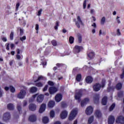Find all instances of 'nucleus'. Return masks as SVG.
Instances as JSON below:
<instances>
[{"mask_svg": "<svg viewBox=\"0 0 124 124\" xmlns=\"http://www.w3.org/2000/svg\"><path fill=\"white\" fill-rule=\"evenodd\" d=\"M105 80L104 79L102 80V85L99 83H96L93 86V89L95 92H98L100 90L101 88H104L105 87Z\"/></svg>", "mask_w": 124, "mask_h": 124, "instance_id": "nucleus-1", "label": "nucleus"}, {"mask_svg": "<svg viewBox=\"0 0 124 124\" xmlns=\"http://www.w3.org/2000/svg\"><path fill=\"white\" fill-rule=\"evenodd\" d=\"M77 112H78V108H74L72 110L69 116V120L70 121H72L74 119V118L76 117V115H77Z\"/></svg>", "mask_w": 124, "mask_h": 124, "instance_id": "nucleus-2", "label": "nucleus"}, {"mask_svg": "<svg viewBox=\"0 0 124 124\" xmlns=\"http://www.w3.org/2000/svg\"><path fill=\"white\" fill-rule=\"evenodd\" d=\"M77 19V21H76V19H74V21L76 22V25L77 26V28L80 29V24L81 25V26H84V23H83L80 16H78Z\"/></svg>", "mask_w": 124, "mask_h": 124, "instance_id": "nucleus-3", "label": "nucleus"}, {"mask_svg": "<svg viewBox=\"0 0 124 124\" xmlns=\"http://www.w3.org/2000/svg\"><path fill=\"white\" fill-rule=\"evenodd\" d=\"M11 118V115L9 112H5L3 116V121L4 122H7L10 120Z\"/></svg>", "mask_w": 124, "mask_h": 124, "instance_id": "nucleus-4", "label": "nucleus"}, {"mask_svg": "<svg viewBox=\"0 0 124 124\" xmlns=\"http://www.w3.org/2000/svg\"><path fill=\"white\" fill-rule=\"evenodd\" d=\"M93 112V108L92 106H89L85 110V114L87 115H92Z\"/></svg>", "mask_w": 124, "mask_h": 124, "instance_id": "nucleus-5", "label": "nucleus"}, {"mask_svg": "<svg viewBox=\"0 0 124 124\" xmlns=\"http://www.w3.org/2000/svg\"><path fill=\"white\" fill-rule=\"evenodd\" d=\"M116 123L117 124H124V117L122 115L118 116L116 120Z\"/></svg>", "mask_w": 124, "mask_h": 124, "instance_id": "nucleus-6", "label": "nucleus"}, {"mask_svg": "<svg viewBox=\"0 0 124 124\" xmlns=\"http://www.w3.org/2000/svg\"><path fill=\"white\" fill-rule=\"evenodd\" d=\"M81 96H82V91L81 90L76 91V93L75 94V99L80 100V98H81Z\"/></svg>", "mask_w": 124, "mask_h": 124, "instance_id": "nucleus-7", "label": "nucleus"}, {"mask_svg": "<svg viewBox=\"0 0 124 124\" xmlns=\"http://www.w3.org/2000/svg\"><path fill=\"white\" fill-rule=\"evenodd\" d=\"M90 102V99L89 98H85L81 102V107H84L85 105L88 104Z\"/></svg>", "mask_w": 124, "mask_h": 124, "instance_id": "nucleus-8", "label": "nucleus"}, {"mask_svg": "<svg viewBox=\"0 0 124 124\" xmlns=\"http://www.w3.org/2000/svg\"><path fill=\"white\" fill-rule=\"evenodd\" d=\"M25 95H26V91L25 90H21L18 94L17 97L22 99L25 97Z\"/></svg>", "mask_w": 124, "mask_h": 124, "instance_id": "nucleus-9", "label": "nucleus"}, {"mask_svg": "<svg viewBox=\"0 0 124 124\" xmlns=\"http://www.w3.org/2000/svg\"><path fill=\"white\" fill-rule=\"evenodd\" d=\"M82 49H83L82 46H76L74 49V52L75 54H77V53H79Z\"/></svg>", "mask_w": 124, "mask_h": 124, "instance_id": "nucleus-10", "label": "nucleus"}, {"mask_svg": "<svg viewBox=\"0 0 124 124\" xmlns=\"http://www.w3.org/2000/svg\"><path fill=\"white\" fill-rule=\"evenodd\" d=\"M115 122V117L112 115H110L108 118V124H114Z\"/></svg>", "mask_w": 124, "mask_h": 124, "instance_id": "nucleus-11", "label": "nucleus"}, {"mask_svg": "<svg viewBox=\"0 0 124 124\" xmlns=\"http://www.w3.org/2000/svg\"><path fill=\"white\" fill-rule=\"evenodd\" d=\"M57 91H58V90L54 87H50L49 89V92L50 94H54V93H57Z\"/></svg>", "mask_w": 124, "mask_h": 124, "instance_id": "nucleus-12", "label": "nucleus"}, {"mask_svg": "<svg viewBox=\"0 0 124 124\" xmlns=\"http://www.w3.org/2000/svg\"><path fill=\"white\" fill-rule=\"evenodd\" d=\"M30 111H35L36 110V105L34 104H31L29 106Z\"/></svg>", "mask_w": 124, "mask_h": 124, "instance_id": "nucleus-13", "label": "nucleus"}, {"mask_svg": "<svg viewBox=\"0 0 124 124\" xmlns=\"http://www.w3.org/2000/svg\"><path fill=\"white\" fill-rule=\"evenodd\" d=\"M44 99V95H43L42 94L39 95L37 98V101L39 103H41V102H42V101H43Z\"/></svg>", "mask_w": 124, "mask_h": 124, "instance_id": "nucleus-14", "label": "nucleus"}, {"mask_svg": "<svg viewBox=\"0 0 124 124\" xmlns=\"http://www.w3.org/2000/svg\"><path fill=\"white\" fill-rule=\"evenodd\" d=\"M45 109H46V105L42 104L39 110V113H43L45 111Z\"/></svg>", "mask_w": 124, "mask_h": 124, "instance_id": "nucleus-15", "label": "nucleus"}, {"mask_svg": "<svg viewBox=\"0 0 124 124\" xmlns=\"http://www.w3.org/2000/svg\"><path fill=\"white\" fill-rule=\"evenodd\" d=\"M62 98V96L61 94H57L55 96V100L57 102H60Z\"/></svg>", "mask_w": 124, "mask_h": 124, "instance_id": "nucleus-16", "label": "nucleus"}, {"mask_svg": "<svg viewBox=\"0 0 124 124\" xmlns=\"http://www.w3.org/2000/svg\"><path fill=\"white\" fill-rule=\"evenodd\" d=\"M67 117V111L66 110H64L62 111L61 114V119H65Z\"/></svg>", "mask_w": 124, "mask_h": 124, "instance_id": "nucleus-17", "label": "nucleus"}, {"mask_svg": "<svg viewBox=\"0 0 124 124\" xmlns=\"http://www.w3.org/2000/svg\"><path fill=\"white\" fill-rule=\"evenodd\" d=\"M94 55H95V54L93 51H91L87 54V56L88 58L90 59V60H92L94 58Z\"/></svg>", "mask_w": 124, "mask_h": 124, "instance_id": "nucleus-18", "label": "nucleus"}, {"mask_svg": "<svg viewBox=\"0 0 124 124\" xmlns=\"http://www.w3.org/2000/svg\"><path fill=\"white\" fill-rule=\"evenodd\" d=\"M29 120L30 122H35V121H36V116H35L34 115H31L29 117Z\"/></svg>", "mask_w": 124, "mask_h": 124, "instance_id": "nucleus-19", "label": "nucleus"}, {"mask_svg": "<svg viewBox=\"0 0 124 124\" xmlns=\"http://www.w3.org/2000/svg\"><path fill=\"white\" fill-rule=\"evenodd\" d=\"M95 116L97 118H101L102 114L101 112H100V110H97L95 111Z\"/></svg>", "mask_w": 124, "mask_h": 124, "instance_id": "nucleus-20", "label": "nucleus"}, {"mask_svg": "<svg viewBox=\"0 0 124 124\" xmlns=\"http://www.w3.org/2000/svg\"><path fill=\"white\" fill-rule=\"evenodd\" d=\"M99 100V94H95L93 97V101L95 103H97Z\"/></svg>", "mask_w": 124, "mask_h": 124, "instance_id": "nucleus-21", "label": "nucleus"}, {"mask_svg": "<svg viewBox=\"0 0 124 124\" xmlns=\"http://www.w3.org/2000/svg\"><path fill=\"white\" fill-rule=\"evenodd\" d=\"M86 82L88 84H91L92 82H93V78L91 77L90 76H88L86 78Z\"/></svg>", "mask_w": 124, "mask_h": 124, "instance_id": "nucleus-22", "label": "nucleus"}, {"mask_svg": "<svg viewBox=\"0 0 124 124\" xmlns=\"http://www.w3.org/2000/svg\"><path fill=\"white\" fill-rule=\"evenodd\" d=\"M107 96H104L102 99V105H106L107 104Z\"/></svg>", "mask_w": 124, "mask_h": 124, "instance_id": "nucleus-23", "label": "nucleus"}, {"mask_svg": "<svg viewBox=\"0 0 124 124\" xmlns=\"http://www.w3.org/2000/svg\"><path fill=\"white\" fill-rule=\"evenodd\" d=\"M48 106L49 108H53L55 106V102L53 101H50L48 104Z\"/></svg>", "mask_w": 124, "mask_h": 124, "instance_id": "nucleus-24", "label": "nucleus"}, {"mask_svg": "<svg viewBox=\"0 0 124 124\" xmlns=\"http://www.w3.org/2000/svg\"><path fill=\"white\" fill-rule=\"evenodd\" d=\"M7 108L9 110H14V105L12 104H9L7 105Z\"/></svg>", "mask_w": 124, "mask_h": 124, "instance_id": "nucleus-25", "label": "nucleus"}, {"mask_svg": "<svg viewBox=\"0 0 124 124\" xmlns=\"http://www.w3.org/2000/svg\"><path fill=\"white\" fill-rule=\"evenodd\" d=\"M43 123L44 124H48L49 123V118L47 117H45L43 118Z\"/></svg>", "mask_w": 124, "mask_h": 124, "instance_id": "nucleus-26", "label": "nucleus"}, {"mask_svg": "<svg viewBox=\"0 0 124 124\" xmlns=\"http://www.w3.org/2000/svg\"><path fill=\"white\" fill-rule=\"evenodd\" d=\"M78 43H81L82 42V35L80 33H78Z\"/></svg>", "mask_w": 124, "mask_h": 124, "instance_id": "nucleus-27", "label": "nucleus"}, {"mask_svg": "<svg viewBox=\"0 0 124 124\" xmlns=\"http://www.w3.org/2000/svg\"><path fill=\"white\" fill-rule=\"evenodd\" d=\"M122 86H123V84H122V83H118L116 86V90H121L122 89Z\"/></svg>", "mask_w": 124, "mask_h": 124, "instance_id": "nucleus-28", "label": "nucleus"}, {"mask_svg": "<svg viewBox=\"0 0 124 124\" xmlns=\"http://www.w3.org/2000/svg\"><path fill=\"white\" fill-rule=\"evenodd\" d=\"M81 79H82V76H81V74H78L76 77L77 81H78V82H80Z\"/></svg>", "mask_w": 124, "mask_h": 124, "instance_id": "nucleus-29", "label": "nucleus"}, {"mask_svg": "<svg viewBox=\"0 0 124 124\" xmlns=\"http://www.w3.org/2000/svg\"><path fill=\"white\" fill-rule=\"evenodd\" d=\"M106 21V18L105 16H103L101 19V25H104L105 24V22Z\"/></svg>", "mask_w": 124, "mask_h": 124, "instance_id": "nucleus-30", "label": "nucleus"}, {"mask_svg": "<svg viewBox=\"0 0 124 124\" xmlns=\"http://www.w3.org/2000/svg\"><path fill=\"white\" fill-rule=\"evenodd\" d=\"M37 96V94L33 95V96L29 100L30 102H32L33 101H34V99H35V97H36Z\"/></svg>", "mask_w": 124, "mask_h": 124, "instance_id": "nucleus-31", "label": "nucleus"}, {"mask_svg": "<svg viewBox=\"0 0 124 124\" xmlns=\"http://www.w3.org/2000/svg\"><path fill=\"white\" fill-rule=\"evenodd\" d=\"M93 122V116H91L88 119V124H91Z\"/></svg>", "mask_w": 124, "mask_h": 124, "instance_id": "nucleus-32", "label": "nucleus"}, {"mask_svg": "<svg viewBox=\"0 0 124 124\" xmlns=\"http://www.w3.org/2000/svg\"><path fill=\"white\" fill-rule=\"evenodd\" d=\"M17 109L19 111V113L22 111V107L21 106V104H18L17 105Z\"/></svg>", "mask_w": 124, "mask_h": 124, "instance_id": "nucleus-33", "label": "nucleus"}, {"mask_svg": "<svg viewBox=\"0 0 124 124\" xmlns=\"http://www.w3.org/2000/svg\"><path fill=\"white\" fill-rule=\"evenodd\" d=\"M37 91V88L36 87H33L31 89V93H35Z\"/></svg>", "mask_w": 124, "mask_h": 124, "instance_id": "nucleus-34", "label": "nucleus"}, {"mask_svg": "<svg viewBox=\"0 0 124 124\" xmlns=\"http://www.w3.org/2000/svg\"><path fill=\"white\" fill-rule=\"evenodd\" d=\"M69 41L70 44H72L74 42V38L72 36H70L69 39Z\"/></svg>", "mask_w": 124, "mask_h": 124, "instance_id": "nucleus-35", "label": "nucleus"}, {"mask_svg": "<svg viewBox=\"0 0 124 124\" xmlns=\"http://www.w3.org/2000/svg\"><path fill=\"white\" fill-rule=\"evenodd\" d=\"M115 106H116V104H115V103L112 104V105L109 108V111H113Z\"/></svg>", "mask_w": 124, "mask_h": 124, "instance_id": "nucleus-36", "label": "nucleus"}, {"mask_svg": "<svg viewBox=\"0 0 124 124\" xmlns=\"http://www.w3.org/2000/svg\"><path fill=\"white\" fill-rule=\"evenodd\" d=\"M50 118H54V117H55V111L53 110L50 111Z\"/></svg>", "mask_w": 124, "mask_h": 124, "instance_id": "nucleus-37", "label": "nucleus"}, {"mask_svg": "<svg viewBox=\"0 0 124 124\" xmlns=\"http://www.w3.org/2000/svg\"><path fill=\"white\" fill-rule=\"evenodd\" d=\"M44 77L42 76H40L38 77V79L34 81V82H38V81H40V80H43Z\"/></svg>", "mask_w": 124, "mask_h": 124, "instance_id": "nucleus-38", "label": "nucleus"}, {"mask_svg": "<svg viewBox=\"0 0 124 124\" xmlns=\"http://www.w3.org/2000/svg\"><path fill=\"white\" fill-rule=\"evenodd\" d=\"M51 43L53 46H57V45H58V43L56 40H52Z\"/></svg>", "mask_w": 124, "mask_h": 124, "instance_id": "nucleus-39", "label": "nucleus"}, {"mask_svg": "<svg viewBox=\"0 0 124 124\" xmlns=\"http://www.w3.org/2000/svg\"><path fill=\"white\" fill-rule=\"evenodd\" d=\"M37 87H43V84L41 82H38L35 84Z\"/></svg>", "mask_w": 124, "mask_h": 124, "instance_id": "nucleus-40", "label": "nucleus"}, {"mask_svg": "<svg viewBox=\"0 0 124 124\" xmlns=\"http://www.w3.org/2000/svg\"><path fill=\"white\" fill-rule=\"evenodd\" d=\"M9 89L11 92V93H15V88L13 86H10Z\"/></svg>", "mask_w": 124, "mask_h": 124, "instance_id": "nucleus-41", "label": "nucleus"}, {"mask_svg": "<svg viewBox=\"0 0 124 124\" xmlns=\"http://www.w3.org/2000/svg\"><path fill=\"white\" fill-rule=\"evenodd\" d=\"M14 36V32L12 31L10 35V38L11 40H13V36Z\"/></svg>", "mask_w": 124, "mask_h": 124, "instance_id": "nucleus-42", "label": "nucleus"}, {"mask_svg": "<svg viewBox=\"0 0 124 124\" xmlns=\"http://www.w3.org/2000/svg\"><path fill=\"white\" fill-rule=\"evenodd\" d=\"M87 6V0H85L83 2V9H85Z\"/></svg>", "mask_w": 124, "mask_h": 124, "instance_id": "nucleus-43", "label": "nucleus"}, {"mask_svg": "<svg viewBox=\"0 0 124 124\" xmlns=\"http://www.w3.org/2000/svg\"><path fill=\"white\" fill-rule=\"evenodd\" d=\"M20 41L23 42V40H26V36H23V37H20Z\"/></svg>", "mask_w": 124, "mask_h": 124, "instance_id": "nucleus-44", "label": "nucleus"}, {"mask_svg": "<svg viewBox=\"0 0 124 124\" xmlns=\"http://www.w3.org/2000/svg\"><path fill=\"white\" fill-rule=\"evenodd\" d=\"M24 34V30L23 29L20 28V35L22 36Z\"/></svg>", "mask_w": 124, "mask_h": 124, "instance_id": "nucleus-45", "label": "nucleus"}, {"mask_svg": "<svg viewBox=\"0 0 124 124\" xmlns=\"http://www.w3.org/2000/svg\"><path fill=\"white\" fill-rule=\"evenodd\" d=\"M27 104H28V102H27V101L26 100L23 101V107H25V106H27Z\"/></svg>", "mask_w": 124, "mask_h": 124, "instance_id": "nucleus-46", "label": "nucleus"}, {"mask_svg": "<svg viewBox=\"0 0 124 124\" xmlns=\"http://www.w3.org/2000/svg\"><path fill=\"white\" fill-rule=\"evenodd\" d=\"M48 85H49V86H54V82H53L51 81H49L48 82Z\"/></svg>", "mask_w": 124, "mask_h": 124, "instance_id": "nucleus-47", "label": "nucleus"}, {"mask_svg": "<svg viewBox=\"0 0 124 124\" xmlns=\"http://www.w3.org/2000/svg\"><path fill=\"white\" fill-rule=\"evenodd\" d=\"M41 12H42V9H40L38 12V16H40L41 15Z\"/></svg>", "mask_w": 124, "mask_h": 124, "instance_id": "nucleus-48", "label": "nucleus"}, {"mask_svg": "<svg viewBox=\"0 0 124 124\" xmlns=\"http://www.w3.org/2000/svg\"><path fill=\"white\" fill-rule=\"evenodd\" d=\"M6 50H8V51H9V43L6 44Z\"/></svg>", "mask_w": 124, "mask_h": 124, "instance_id": "nucleus-49", "label": "nucleus"}, {"mask_svg": "<svg viewBox=\"0 0 124 124\" xmlns=\"http://www.w3.org/2000/svg\"><path fill=\"white\" fill-rule=\"evenodd\" d=\"M48 89V85H46L43 89V92H46Z\"/></svg>", "mask_w": 124, "mask_h": 124, "instance_id": "nucleus-50", "label": "nucleus"}, {"mask_svg": "<svg viewBox=\"0 0 124 124\" xmlns=\"http://www.w3.org/2000/svg\"><path fill=\"white\" fill-rule=\"evenodd\" d=\"M119 19H120V17L117 16V18H116L117 22L118 24H120L121 23V21Z\"/></svg>", "mask_w": 124, "mask_h": 124, "instance_id": "nucleus-51", "label": "nucleus"}, {"mask_svg": "<svg viewBox=\"0 0 124 124\" xmlns=\"http://www.w3.org/2000/svg\"><path fill=\"white\" fill-rule=\"evenodd\" d=\"M2 93H3V92L1 91V88L0 87V97L2 96Z\"/></svg>", "mask_w": 124, "mask_h": 124, "instance_id": "nucleus-52", "label": "nucleus"}, {"mask_svg": "<svg viewBox=\"0 0 124 124\" xmlns=\"http://www.w3.org/2000/svg\"><path fill=\"white\" fill-rule=\"evenodd\" d=\"M92 27H93L94 29L96 28V24L95 23H93V24L92 25Z\"/></svg>", "mask_w": 124, "mask_h": 124, "instance_id": "nucleus-53", "label": "nucleus"}, {"mask_svg": "<svg viewBox=\"0 0 124 124\" xmlns=\"http://www.w3.org/2000/svg\"><path fill=\"white\" fill-rule=\"evenodd\" d=\"M2 40L4 42H6V41H7V39H6V37H3V38H2Z\"/></svg>", "mask_w": 124, "mask_h": 124, "instance_id": "nucleus-54", "label": "nucleus"}, {"mask_svg": "<svg viewBox=\"0 0 124 124\" xmlns=\"http://www.w3.org/2000/svg\"><path fill=\"white\" fill-rule=\"evenodd\" d=\"M117 35H121V32L120 31V29H118L117 31Z\"/></svg>", "mask_w": 124, "mask_h": 124, "instance_id": "nucleus-55", "label": "nucleus"}, {"mask_svg": "<svg viewBox=\"0 0 124 124\" xmlns=\"http://www.w3.org/2000/svg\"><path fill=\"white\" fill-rule=\"evenodd\" d=\"M19 6H20V3H18L16 4V10H18V8H19Z\"/></svg>", "mask_w": 124, "mask_h": 124, "instance_id": "nucleus-56", "label": "nucleus"}, {"mask_svg": "<svg viewBox=\"0 0 124 124\" xmlns=\"http://www.w3.org/2000/svg\"><path fill=\"white\" fill-rule=\"evenodd\" d=\"M16 59L17 60H20L21 59V56H20L19 54L16 55Z\"/></svg>", "mask_w": 124, "mask_h": 124, "instance_id": "nucleus-57", "label": "nucleus"}, {"mask_svg": "<svg viewBox=\"0 0 124 124\" xmlns=\"http://www.w3.org/2000/svg\"><path fill=\"white\" fill-rule=\"evenodd\" d=\"M39 29V25H38V24H36L35 27L36 31H38Z\"/></svg>", "mask_w": 124, "mask_h": 124, "instance_id": "nucleus-58", "label": "nucleus"}, {"mask_svg": "<svg viewBox=\"0 0 124 124\" xmlns=\"http://www.w3.org/2000/svg\"><path fill=\"white\" fill-rule=\"evenodd\" d=\"M16 52H17V55H20V49H17L16 50Z\"/></svg>", "mask_w": 124, "mask_h": 124, "instance_id": "nucleus-59", "label": "nucleus"}, {"mask_svg": "<svg viewBox=\"0 0 124 124\" xmlns=\"http://www.w3.org/2000/svg\"><path fill=\"white\" fill-rule=\"evenodd\" d=\"M4 90H5V91H8L9 90V88L8 87H5V88H4Z\"/></svg>", "mask_w": 124, "mask_h": 124, "instance_id": "nucleus-60", "label": "nucleus"}, {"mask_svg": "<svg viewBox=\"0 0 124 124\" xmlns=\"http://www.w3.org/2000/svg\"><path fill=\"white\" fill-rule=\"evenodd\" d=\"M66 31H67L65 30V29H64L62 30V33H65L66 32Z\"/></svg>", "mask_w": 124, "mask_h": 124, "instance_id": "nucleus-61", "label": "nucleus"}, {"mask_svg": "<svg viewBox=\"0 0 124 124\" xmlns=\"http://www.w3.org/2000/svg\"><path fill=\"white\" fill-rule=\"evenodd\" d=\"M13 62H14V61L12 60V61H11L10 62V65H12V64H13Z\"/></svg>", "mask_w": 124, "mask_h": 124, "instance_id": "nucleus-62", "label": "nucleus"}, {"mask_svg": "<svg viewBox=\"0 0 124 124\" xmlns=\"http://www.w3.org/2000/svg\"><path fill=\"white\" fill-rule=\"evenodd\" d=\"M54 124H61V122H59V121H57V122H56Z\"/></svg>", "mask_w": 124, "mask_h": 124, "instance_id": "nucleus-63", "label": "nucleus"}, {"mask_svg": "<svg viewBox=\"0 0 124 124\" xmlns=\"http://www.w3.org/2000/svg\"><path fill=\"white\" fill-rule=\"evenodd\" d=\"M13 47H14V44H11V49H12V48H13Z\"/></svg>", "mask_w": 124, "mask_h": 124, "instance_id": "nucleus-64", "label": "nucleus"}]
</instances>
